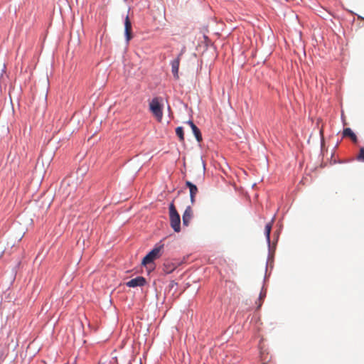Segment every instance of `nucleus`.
<instances>
[{
    "label": "nucleus",
    "instance_id": "obj_10",
    "mask_svg": "<svg viewBox=\"0 0 364 364\" xmlns=\"http://www.w3.org/2000/svg\"><path fill=\"white\" fill-rule=\"evenodd\" d=\"M343 136L344 137H350L353 142L356 143L358 141L357 136L350 128H346L343 129Z\"/></svg>",
    "mask_w": 364,
    "mask_h": 364
},
{
    "label": "nucleus",
    "instance_id": "obj_4",
    "mask_svg": "<svg viewBox=\"0 0 364 364\" xmlns=\"http://www.w3.org/2000/svg\"><path fill=\"white\" fill-rule=\"evenodd\" d=\"M146 284V279L141 276L132 279L126 283L129 287H143Z\"/></svg>",
    "mask_w": 364,
    "mask_h": 364
},
{
    "label": "nucleus",
    "instance_id": "obj_21",
    "mask_svg": "<svg viewBox=\"0 0 364 364\" xmlns=\"http://www.w3.org/2000/svg\"><path fill=\"white\" fill-rule=\"evenodd\" d=\"M98 364H103V363H101L100 362H99Z\"/></svg>",
    "mask_w": 364,
    "mask_h": 364
},
{
    "label": "nucleus",
    "instance_id": "obj_7",
    "mask_svg": "<svg viewBox=\"0 0 364 364\" xmlns=\"http://www.w3.org/2000/svg\"><path fill=\"white\" fill-rule=\"evenodd\" d=\"M193 218V210L190 206H188L183 214V224L188 226Z\"/></svg>",
    "mask_w": 364,
    "mask_h": 364
},
{
    "label": "nucleus",
    "instance_id": "obj_8",
    "mask_svg": "<svg viewBox=\"0 0 364 364\" xmlns=\"http://www.w3.org/2000/svg\"><path fill=\"white\" fill-rule=\"evenodd\" d=\"M191 128L193 133L198 142L202 141V134L200 133V129L196 127V125L191 120L186 122Z\"/></svg>",
    "mask_w": 364,
    "mask_h": 364
},
{
    "label": "nucleus",
    "instance_id": "obj_19",
    "mask_svg": "<svg viewBox=\"0 0 364 364\" xmlns=\"http://www.w3.org/2000/svg\"><path fill=\"white\" fill-rule=\"evenodd\" d=\"M41 164L43 165V159H41Z\"/></svg>",
    "mask_w": 364,
    "mask_h": 364
},
{
    "label": "nucleus",
    "instance_id": "obj_11",
    "mask_svg": "<svg viewBox=\"0 0 364 364\" xmlns=\"http://www.w3.org/2000/svg\"><path fill=\"white\" fill-rule=\"evenodd\" d=\"M272 227V222H270V223H267L265 225V229H264V234H265L267 240V242L269 243V241H270L269 236H270V232H271Z\"/></svg>",
    "mask_w": 364,
    "mask_h": 364
},
{
    "label": "nucleus",
    "instance_id": "obj_5",
    "mask_svg": "<svg viewBox=\"0 0 364 364\" xmlns=\"http://www.w3.org/2000/svg\"><path fill=\"white\" fill-rule=\"evenodd\" d=\"M182 53H180L178 56L171 62V72L176 79H178V69L180 65V60Z\"/></svg>",
    "mask_w": 364,
    "mask_h": 364
},
{
    "label": "nucleus",
    "instance_id": "obj_1",
    "mask_svg": "<svg viewBox=\"0 0 364 364\" xmlns=\"http://www.w3.org/2000/svg\"><path fill=\"white\" fill-rule=\"evenodd\" d=\"M170 225L176 232L181 230V218L173 203L169 205Z\"/></svg>",
    "mask_w": 364,
    "mask_h": 364
},
{
    "label": "nucleus",
    "instance_id": "obj_3",
    "mask_svg": "<svg viewBox=\"0 0 364 364\" xmlns=\"http://www.w3.org/2000/svg\"><path fill=\"white\" fill-rule=\"evenodd\" d=\"M163 245L156 246L143 258L141 264L146 266L153 262L155 259L159 258L161 255V250H163Z\"/></svg>",
    "mask_w": 364,
    "mask_h": 364
},
{
    "label": "nucleus",
    "instance_id": "obj_6",
    "mask_svg": "<svg viewBox=\"0 0 364 364\" xmlns=\"http://www.w3.org/2000/svg\"><path fill=\"white\" fill-rule=\"evenodd\" d=\"M186 185L189 188L191 201V203L193 204L195 203L196 196L198 192V188L189 181H186Z\"/></svg>",
    "mask_w": 364,
    "mask_h": 364
},
{
    "label": "nucleus",
    "instance_id": "obj_18",
    "mask_svg": "<svg viewBox=\"0 0 364 364\" xmlns=\"http://www.w3.org/2000/svg\"><path fill=\"white\" fill-rule=\"evenodd\" d=\"M263 356H264V354H263V353H262V355H261L262 359V360H266V358H263Z\"/></svg>",
    "mask_w": 364,
    "mask_h": 364
},
{
    "label": "nucleus",
    "instance_id": "obj_16",
    "mask_svg": "<svg viewBox=\"0 0 364 364\" xmlns=\"http://www.w3.org/2000/svg\"><path fill=\"white\" fill-rule=\"evenodd\" d=\"M43 259H44V255L42 253H40L36 257L35 262H41Z\"/></svg>",
    "mask_w": 364,
    "mask_h": 364
},
{
    "label": "nucleus",
    "instance_id": "obj_13",
    "mask_svg": "<svg viewBox=\"0 0 364 364\" xmlns=\"http://www.w3.org/2000/svg\"><path fill=\"white\" fill-rule=\"evenodd\" d=\"M266 296V290H262L260 291V294H259V303H258V306L257 308H260L262 304V302H263V300L264 299V297Z\"/></svg>",
    "mask_w": 364,
    "mask_h": 364
},
{
    "label": "nucleus",
    "instance_id": "obj_15",
    "mask_svg": "<svg viewBox=\"0 0 364 364\" xmlns=\"http://www.w3.org/2000/svg\"><path fill=\"white\" fill-rule=\"evenodd\" d=\"M175 269L173 265L164 264V272L167 274L171 273Z\"/></svg>",
    "mask_w": 364,
    "mask_h": 364
},
{
    "label": "nucleus",
    "instance_id": "obj_12",
    "mask_svg": "<svg viewBox=\"0 0 364 364\" xmlns=\"http://www.w3.org/2000/svg\"><path fill=\"white\" fill-rule=\"evenodd\" d=\"M176 134L178 136L181 141H184V133L181 127H178L176 129Z\"/></svg>",
    "mask_w": 364,
    "mask_h": 364
},
{
    "label": "nucleus",
    "instance_id": "obj_17",
    "mask_svg": "<svg viewBox=\"0 0 364 364\" xmlns=\"http://www.w3.org/2000/svg\"><path fill=\"white\" fill-rule=\"evenodd\" d=\"M203 175L204 174V169H205V164L203 162Z\"/></svg>",
    "mask_w": 364,
    "mask_h": 364
},
{
    "label": "nucleus",
    "instance_id": "obj_20",
    "mask_svg": "<svg viewBox=\"0 0 364 364\" xmlns=\"http://www.w3.org/2000/svg\"><path fill=\"white\" fill-rule=\"evenodd\" d=\"M40 161H41V159L39 158V159H38V164H39V163H40Z\"/></svg>",
    "mask_w": 364,
    "mask_h": 364
},
{
    "label": "nucleus",
    "instance_id": "obj_9",
    "mask_svg": "<svg viewBox=\"0 0 364 364\" xmlns=\"http://www.w3.org/2000/svg\"><path fill=\"white\" fill-rule=\"evenodd\" d=\"M124 29L127 41H129L132 38V23L128 16L125 18Z\"/></svg>",
    "mask_w": 364,
    "mask_h": 364
},
{
    "label": "nucleus",
    "instance_id": "obj_2",
    "mask_svg": "<svg viewBox=\"0 0 364 364\" xmlns=\"http://www.w3.org/2000/svg\"><path fill=\"white\" fill-rule=\"evenodd\" d=\"M161 98L154 97L149 104L151 113L159 122H161L163 117V105L161 103Z\"/></svg>",
    "mask_w": 364,
    "mask_h": 364
},
{
    "label": "nucleus",
    "instance_id": "obj_14",
    "mask_svg": "<svg viewBox=\"0 0 364 364\" xmlns=\"http://www.w3.org/2000/svg\"><path fill=\"white\" fill-rule=\"evenodd\" d=\"M359 161L364 162V147H361L359 151V154L357 156Z\"/></svg>",
    "mask_w": 364,
    "mask_h": 364
}]
</instances>
